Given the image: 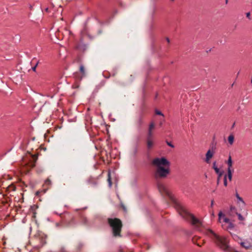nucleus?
I'll return each instance as SVG.
<instances>
[{
  "mask_svg": "<svg viewBox=\"0 0 252 252\" xmlns=\"http://www.w3.org/2000/svg\"><path fill=\"white\" fill-rule=\"evenodd\" d=\"M235 210V208L234 207H230V210L231 211H233V210Z\"/></svg>",
  "mask_w": 252,
  "mask_h": 252,
  "instance_id": "32",
  "label": "nucleus"
},
{
  "mask_svg": "<svg viewBox=\"0 0 252 252\" xmlns=\"http://www.w3.org/2000/svg\"><path fill=\"white\" fill-rule=\"evenodd\" d=\"M241 246L246 250H252V239L251 240H246L240 243Z\"/></svg>",
  "mask_w": 252,
  "mask_h": 252,
  "instance_id": "9",
  "label": "nucleus"
},
{
  "mask_svg": "<svg viewBox=\"0 0 252 252\" xmlns=\"http://www.w3.org/2000/svg\"><path fill=\"white\" fill-rule=\"evenodd\" d=\"M251 83H252V80H251Z\"/></svg>",
  "mask_w": 252,
  "mask_h": 252,
  "instance_id": "38",
  "label": "nucleus"
},
{
  "mask_svg": "<svg viewBox=\"0 0 252 252\" xmlns=\"http://www.w3.org/2000/svg\"><path fill=\"white\" fill-rule=\"evenodd\" d=\"M227 0H226V3H227Z\"/></svg>",
  "mask_w": 252,
  "mask_h": 252,
  "instance_id": "37",
  "label": "nucleus"
},
{
  "mask_svg": "<svg viewBox=\"0 0 252 252\" xmlns=\"http://www.w3.org/2000/svg\"><path fill=\"white\" fill-rule=\"evenodd\" d=\"M235 196L237 198V203L239 204V206H241L242 207H244L246 206V203L244 201L243 199L239 195L237 192L236 193Z\"/></svg>",
  "mask_w": 252,
  "mask_h": 252,
  "instance_id": "10",
  "label": "nucleus"
},
{
  "mask_svg": "<svg viewBox=\"0 0 252 252\" xmlns=\"http://www.w3.org/2000/svg\"><path fill=\"white\" fill-rule=\"evenodd\" d=\"M147 148L150 149L153 146V142L152 141V138H147Z\"/></svg>",
  "mask_w": 252,
  "mask_h": 252,
  "instance_id": "14",
  "label": "nucleus"
},
{
  "mask_svg": "<svg viewBox=\"0 0 252 252\" xmlns=\"http://www.w3.org/2000/svg\"><path fill=\"white\" fill-rule=\"evenodd\" d=\"M83 222L85 224H87L88 223V220H87V219L86 218H84L83 219Z\"/></svg>",
  "mask_w": 252,
  "mask_h": 252,
  "instance_id": "27",
  "label": "nucleus"
},
{
  "mask_svg": "<svg viewBox=\"0 0 252 252\" xmlns=\"http://www.w3.org/2000/svg\"><path fill=\"white\" fill-rule=\"evenodd\" d=\"M158 189L161 193H165L169 195V192L166 187L162 183H158L157 184Z\"/></svg>",
  "mask_w": 252,
  "mask_h": 252,
  "instance_id": "8",
  "label": "nucleus"
},
{
  "mask_svg": "<svg viewBox=\"0 0 252 252\" xmlns=\"http://www.w3.org/2000/svg\"><path fill=\"white\" fill-rule=\"evenodd\" d=\"M166 41H167L168 43H169L170 42V39L168 37H166Z\"/></svg>",
  "mask_w": 252,
  "mask_h": 252,
  "instance_id": "34",
  "label": "nucleus"
},
{
  "mask_svg": "<svg viewBox=\"0 0 252 252\" xmlns=\"http://www.w3.org/2000/svg\"><path fill=\"white\" fill-rule=\"evenodd\" d=\"M214 170L215 171L216 173L219 175V176H221L222 175V171H220V169L218 167L214 168Z\"/></svg>",
  "mask_w": 252,
  "mask_h": 252,
  "instance_id": "18",
  "label": "nucleus"
},
{
  "mask_svg": "<svg viewBox=\"0 0 252 252\" xmlns=\"http://www.w3.org/2000/svg\"><path fill=\"white\" fill-rule=\"evenodd\" d=\"M206 234L208 235L215 243L223 251H227L229 249L228 245V240L225 236H220L211 229L206 230Z\"/></svg>",
  "mask_w": 252,
  "mask_h": 252,
  "instance_id": "3",
  "label": "nucleus"
},
{
  "mask_svg": "<svg viewBox=\"0 0 252 252\" xmlns=\"http://www.w3.org/2000/svg\"><path fill=\"white\" fill-rule=\"evenodd\" d=\"M219 220L220 222H221V220H222L223 222H224L225 223H229V226H228L229 228H233L234 226H233V223L230 221V220L229 219L225 217V215L221 212H220L219 213Z\"/></svg>",
  "mask_w": 252,
  "mask_h": 252,
  "instance_id": "6",
  "label": "nucleus"
},
{
  "mask_svg": "<svg viewBox=\"0 0 252 252\" xmlns=\"http://www.w3.org/2000/svg\"><path fill=\"white\" fill-rule=\"evenodd\" d=\"M122 208H123V209L124 211L125 212H126V207H125L123 204H122Z\"/></svg>",
  "mask_w": 252,
  "mask_h": 252,
  "instance_id": "31",
  "label": "nucleus"
},
{
  "mask_svg": "<svg viewBox=\"0 0 252 252\" xmlns=\"http://www.w3.org/2000/svg\"><path fill=\"white\" fill-rule=\"evenodd\" d=\"M107 181L108 182V185H109V187H112V182H111V173H110V171H109L108 173V179H107Z\"/></svg>",
  "mask_w": 252,
  "mask_h": 252,
  "instance_id": "17",
  "label": "nucleus"
},
{
  "mask_svg": "<svg viewBox=\"0 0 252 252\" xmlns=\"http://www.w3.org/2000/svg\"><path fill=\"white\" fill-rule=\"evenodd\" d=\"M233 172V170H230V169L227 170V175H226L229 181H231L232 180Z\"/></svg>",
  "mask_w": 252,
  "mask_h": 252,
  "instance_id": "16",
  "label": "nucleus"
},
{
  "mask_svg": "<svg viewBox=\"0 0 252 252\" xmlns=\"http://www.w3.org/2000/svg\"><path fill=\"white\" fill-rule=\"evenodd\" d=\"M61 251H62V252H65V251H64V248H63Z\"/></svg>",
  "mask_w": 252,
  "mask_h": 252,
  "instance_id": "36",
  "label": "nucleus"
},
{
  "mask_svg": "<svg viewBox=\"0 0 252 252\" xmlns=\"http://www.w3.org/2000/svg\"><path fill=\"white\" fill-rule=\"evenodd\" d=\"M108 222L111 227L114 236H120V232L122 227L121 220L117 218H109Z\"/></svg>",
  "mask_w": 252,
  "mask_h": 252,
  "instance_id": "4",
  "label": "nucleus"
},
{
  "mask_svg": "<svg viewBox=\"0 0 252 252\" xmlns=\"http://www.w3.org/2000/svg\"><path fill=\"white\" fill-rule=\"evenodd\" d=\"M45 183L48 185H51V181L49 179H47L45 181Z\"/></svg>",
  "mask_w": 252,
  "mask_h": 252,
  "instance_id": "23",
  "label": "nucleus"
},
{
  "mask_svg": "<svg viewBox=\"0 0 252 252\" xmlns=\"http://www.w3.org/2000/svg\"><path fill=\"white\" fill-rule=\"evenodd\" d=\"M166 143H167V144L171 147V148H174V146L171 143V142H169L168 141H166Z\"/></svg>",
  "mask_w": 252,
  "mask_h": 252,
  "instance_id": "24",
  "label": "nucleus"
},
{
  "mask_svg": "<svg viewBox=\"0 0 252 252\" xmlns=\"http://www.w3.org/2000/svg\"><path fill=\"white\" fill-rule=\"evenodd\" d=\"M218 179H217V184H219L220 183V181L221 176H219V175H218Z\"/></svg>",
  "mask_w": 252,
  "mask_h": 252,
  "instance_id": "30",
  "label": "nucleus"
},
{
  "mask_svg": "<svg viewBox=\"0 0 252 252\" xmlns=\"http://www.w3.org/2000/svg\"><path fill=\"white\" fill-rule=\"evenodd\" d=\"M223 182H224V186L225 187H226L227 186V175H225V176L224 177Z\"/></svg>",
  "mask_w": 252,
  "mask_h": 252,
  "instance_id": "22",
  "label": "nucleus"
},
{
  "mask_svg": "<svg viewBox=\"0 0 252 252\" xmlns=\"http://www.w3.org/2000/svg\"><path fill=\"white\" fill-rule=\"evenodd\" d=\"M215 149V146H213L212 147L211 149H209L208 151L207 152L206 155H205V161L207 163H210V160L213 158L215 152L214 150Z\"/></svg>",
  "mask_w": 252,
  "mask_h": 252,
  "instance_id": "5",
  "label": "nucleus"
},
{
  "mask_svg": "<svg viewBox=\"0 0 252 252\" xmlns=\"http://www.w3.org/2000/svg\"><path fill=\"white\" fill-rule=\"evenodd\" d=\"M154 127H155V124L153 122H152L150 124L149 126L147 138H152V137H153L152 130H153V128H154Z\"/></svg>",
  "mask_w": 252,
  "mask_h": 252,
  "instance_id": "11",
  "label": "nucleus"
},
{
  "mask_svg": "<svg viewBox=\"0 0 252 252\" xmlns=\"http://www.w3.org/2000/svg\"><path fill=\"white\" fill-rule=\"evenodd\" d=\"M83 246H84V245L82 243H80L78 245V248L79 249H81L83 247Z\"/></svg>",
  "mask_w": 252,
  "mask_h": 252,
  "instance_id": "28",
  "label": "nucleus"
},
{
  "mask_svg": "<svg viewBox=\"0 0 252 252\" xmlns=\"http://www.w3.org/2000/svg\"><path fill=\"white\" fill-rule=\"evenodd\" d=\"M234 141V137L232 134H231L228 137V141L230 145H232Z\"/></svg>",
  "mask_w": 252,
  "mask_h": 252,
  "instance_id": "15",
  "label": "nucleus"
},
{
  "mask_svg": "<svg viewBox=\"0 0 252 252\" xmlns=\"http://www.w3.org/2000/svg\"><path fill=\"white\" fill-rule=\"evenodd\" d=\"M236 214H237V216H238V218L239 220H242H242H244L245 219H244V217L241 215V214L237 213H236Z\"/></svg>",
  "mask_w": 252,
  "mask_h": 252,
  "instance_id": "20",
  "label": "nucleus"
},
{
  "mask_svg": "<svg viewBox=\"0 0 252 252\" xmlns=\"http://www.w3.org/2000/svg\"><path fill=\"white\" fill-rule=\"evenodd\" d=\"M89 183H90V184H93V185H96L97 184L96 182L92 183V182H91V181H89Z\"/></svg>",
  "mask_w": 252,
  "mask_h": 252,
  "instance_id": "33",
  "label": "nucleus"
},
{
  "mask_svg": "<svg viewBox=\"0 0 252 252\" xmlns=\"http://www.w3.org/2000/svg\"><path fill=\"white\" fill-rule=\"evenodd\" d=\"M34 240L38 242V244L36 246L37 248L42 247L46 243L45 238L43 236H35Z\"/></svg>",
  "mask_w": 252,
  "mask_h": 252,
  "instance_id": "7",
  "label": "nucleus"
},
{
  "mask_svg": "<svg viewBox=\"0 0 252 252\" xmlns=\"http://www.w3.org/2000/svg\"><path fill=\"white\" fill-rule=\"evenodd\" d=\"M175 207L179 215L186 220L190 221L192 224L196 225L197 226L202 225L201 220L188 212L181 204L176 203Z\"/></svg>",
  "mask_w": 252,
  "mask_h": 252,
  "instance_id": "2",
  "label": "nucleus"
},
{
  "mask_svg": "<svg viewBox=\"0 0 252 252\" xmlns=\"http://www.w3.org/2000/svg\"><path fill=\"white\" fill-rule=\"evenodd\" d=\"M152 163L157 167L155 173V177L157 180L166 178L169 174L170 162L165 158H155L153 160Z\"/></svg>",
  "mask_w": 252,
  "mask_h": 252,
  "instance_id": "1",
  "label": "nucleus"
},
{
  "mask_svg": "<svg viewBox=\"0 0 252 252\" xmlns=\"http://www.w3.org/2000/svg\"><path fill=\"white\" fill-rule=\"evenodd\" d=\"M226 163L227 164V170L230 169V170H233L232 169V164L233 162L232 160L231 157L230 155H229L228 160L226 162Z\"/></svg>",
  "mask_w": 252,
  "mask_h": 252,
  "instance_id": "13",
  "label": "nucleus"
},
{
  "mask_svg": "<svg viewBox=\"0 0 252 252\" xmlns=\"http://www.w3.org/2000/svg\"><path fill=\"white\" fill-rule=\"evenodd\" d=\"M211 207H212L213 206V200L211 201Z\"/></svg>",
  "mask_w": 252,
  "mask_h": 252,
  "instance_id": "35",
  "label": "nucleus"
},
{
  "mask_svg": "<svg viewBox=\"0 0 252 252\" xmlns=\"http://www.w3.org/2000/svg\"><path fill=\"white\" fill-rule=\"evenodd\" d=\"M246 16H247V17L248 19H251V18H250V12H248V13H247V14H246Z\"/></svg>",
  "mask_w": 252,
  "mask_h": 252,
  "instance_id": "29",
  "label": "nucleus"
},
{
  "mask_svg": "<svg viewBox=\"0 0 252 252\" xmlns=\"http://www.w3.org/2000/svg\"><path fill=\"white\" fill-rule=\"evenodd\" d=\"M39 63V61H37L36 62L35 64L33 67H32V70L33 71L35 72V71H36V68L37 66L38 65V64Z\"/></svg>",
  "mask_w": 252,
  "mask_h": 252,
  "instance_id": "21",
  "label": "nucleus"
},
{
  "mask_svg": "<svg viewBox=\"0 0 252 252\" xmlns=\"http://www.w3.org/2000/svg\"><path fill=\"white\" fill-rule=\"evenodd\" d=\"M216 167H218L216 165V161H215L213 163V169H214V168H216Z\"/></svg>",
  "mask_w": 252,
  "mask_h": 252,
  "instance_id": "26",
  "label": "nucleus"
},
{
  "mask_svg": "<svg viewBox=\"0 0 252 252\" xmlns=\"http://www.w3.org/2000/svg\"><path fill=\"white\" fill-rule=\"evenodd\" d=\"M79 71L81 74L80 80H81L83 78L86 76V71L83 64H80L79 67Z\"/></svg>",
  "mask_w": 252,
  "mask_h": 252,
  "instance_id": "12",
  "label": "nucleus"
},
{
  "mask_svg": "<svg viewBox=\"0 0 252 252\" xmlns=\"http://www.w3.org/2000/svg\"><path fill=\"white\" fill-rule=\"evenodd\" d=\"M164 122V118H163V119H161V120H160V122H159V126H161L162 125V124H163V123Z\"/></svg>",
  "mask_w": 252,
  "mask_h": 252,
  "instance_id": "25",
  "label": "nucleus"
},
{
  "mask_svg": "<svg viewBox=\"0 0 252 252\" xmlns=\"http://www.w3.org/2000/svg\"><path fill=\"white\" fill-rule=\"evenodd\" d=\"M155 113L158 115L162 116L163 117V118H164V117L163 114L160 111H159L158 109L155 110Z\"/></svg>",
  "mask_w": 252,
  "mask_h": 252,
  "instance_id": "19",
  "label": "nucleus"
}]
</instances>
